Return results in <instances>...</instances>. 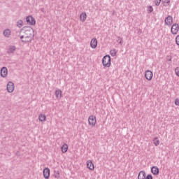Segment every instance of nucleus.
Listing matches in <instances>:
<instances>
[{
	"label": "nucleus",
	"mask_w": 179,
	"mask_h": 179,
	"mask_svg": "<svg viewBox=\"0 0 179 179\" xmlns=\"http://www.w3.org/2000/svg\"><path fill=\"white\" fill-rule=\"evenodd\" d=\"M33 37H34V30L30 27H24L22 29V34L20 39L24 44L33 41Z\"/></svg>",
	"instance_id": "obj_1"
},
{
	"label": "nucleus",
	"mask_w": 179,
	"mask_h": 179,
	"mask_svg": "<svg viewBox=\"0 0 179 179\" xmlns=\"http://www.w3.org/2000/svg\"><path fill=\"white\" fill-rule=\"evenodd\" d=\"M102 65L105 68H110L111 66V57L106 55L102 59Z\"/></svg>",
	"instance_id": "obj_2"
},
{
	"label": "nucleus",
	"mask_w": 179,
	"mask_h": 179,
	"mask_svg": "<svg viewBox=\"0 0 179 179\" xmlns=\"http://www.w3.org/2000/svg\"><path fill=\"white\" fill-rule=\"evenodd\" d=\"M97 124V117L94 115H90L88 117V125L92 128L96 127Z\"/></svg>",
	"instance_id": "obj_3"
},
{
	"label": "nucleus",
	"mask_w": 179,
	"mask_h": 179,
	"mask_svg": "<svg viewBox=\"0 0 179 179\" xmlns=\"http://www.w3.org/2000/svg\"><path fill=\"white\" fill-rule=\"evenodd\" d=\"M26 22L30 26H36V19L31 15H29L26 17Z\"/></svg>",
	"instance_id": "obj_4"
},
{
	"label": "nucleus",
	"mask_w": 179,
	"mask_h": 179,
	"mask_svg": "<svg viewBox=\"0 0 179 179\" xmlns=\"http://www.w3.org/2000/svg\"><path fill=\"white\" fill-rule=\"evenodd\" d=\"M144 76L147 80H152L153 79V72L150 70L145 71Z\"/></svg>",
	"instance_id": "obj_5"
},
{
	"label": "nucleus",
	"mask_w": 179,
	"mask_h": 179,
	"mask_svg": "<svg viewBox=\"0 0 179 179\" xmlns=\"http://www.w3.org/2000/svg\"><path fill=\"white\" fill-rule=\"evenodd\" d=\"M14 90H15V84L11 81L8 82L7 84V92L8 93H13Z\"/></svg>",
	"instance_id": "obj_6"
},
{
	"label": "nucleus",
	"mask_w": 179,
	"mask_h": 179,
	"mask_svg": "<svg viewBox=\"0 0 179 179\" xmlns=\"http://www.w3.org/2000/svg\"><path fill=\"white\" fill-rule=\"evenodd\" d=\"M86 166L88 170H90V171H94V164L93 163V161L89 159L86 162Z\"/></svg>",
	"instance_id": "obj_7"
},
{
	"label": "nucleus",
	"mask_w": 179,
	"mask_h": 179,
	"mask_svg": "<svg viewBox=\"0 0 179 179\" xmlns=\"http://www.w3.org/2000/svg\"><path fill=\"white\" fill-rule=\"evenodd\" d=\"M43 177L45 179H50V168L46 167L43 171Z\"/></svg>",
	"instance_id": "obj_8"
},
{
	"label": "nucleus",
	"mask_w": 179,
	"mask_h": 179,
	"mask_svg": "<svg viewBox=\"0 0 179 179\" xmlns=\"http://www.w3.org/2000/svg\"><path fill=\"white\" fill-rule=\"evenodd\" d=\"M179 26L178 24H173L171 27V33L172 34H177L178 33Z\"/></svg>",
	"instance_id": "obj_9"
},
{
	"label": "nucleus",
	"mask_w": 179,
	"mask_h": 179,
	"mask_svg": "<svg viewBox=\"0 0 179 179\" xmlns=\"http://www.w3.org/2000/svg\"><path fill=\"white\" fill-rule=\"evenodd\" d=\"M165 24H166V26H171V24H173V17L169 15L167 17H166Z\"/></svg>",
	"instance_id": "obj_10"
},
{
	"label": "nucleus",
	"mask_w": 179,
	"mask_h": 179,
	"mask_svg": "<svg viewBox=\"0 0 179 179\" xmlns=\"http://www.w3.org/2000/svg\"><path fill=\"white\" fill-rule=\"evenodd\" d=\"M86 19H87V14H86V12H83L80 15V20L83 23L86 22Z\"/></svg>",
	"instance_id": "obj_11"
},
{
	"label": "nucleus",
	"mask_w": 179,
	"mask_h": 179,
	"mask_svg": "<svg viewBox=\"0 0 179 179\" xmlns=\"http://www.w3.org/2000/svg\"><path fill=\"white\" fill-rule=\"evenodd\" d=\"M1 76L2 78H6L8 76V69L6 67H3L1 69Z\"/></svg>",
	"instance_id": "obj_12"
},
{
	"label": "nucleus",
	"mask_w": 179,
	"mask_h": 179,
	"mask_svg": "<svg viewBox=\"0 0 179 179\" xmlns=\"http://www.w3.org/2000/svg\"><path fill=\"white\" fill-rule=\"evenodd\" d=\"M90 47L93 49L97 48V39L92 38L90 42Z\"/></svg>",
	"instance_id": "obj_13"
},
{
	"label": "nucleus",
	"mask_w": 179,
	"mask_h": 179,
	"mask_svg": "<svg viewBox=\"0 0 179 179\" xmlns=\"http://www.w3.org/2000/svg\"><path fill=\"white\" fill-rule=\"evenodd\" d=\"M151 173L154 176H159V168L157 166H152L151 168Z\"/></svg>",
	"instance_id": "obj_14"
},
{
	"label": "nucleus",
	"mask_w": 179,
	"mask_h": 179,
	"mask_svg": "<svg viewBox=\"0 0 179 179\" xmlns=\"http://www.w3.org/2000/svg\"><path fill=\"white\" fill-rule=\"evenodd\" d=\"M146 178V172L145 171H141L138 175V179Z\"/></svg>",
	"instance_id": "obj_15"
},
{
	"label": "nucleus",
	"mask_w": 179,
	"mask_h": 179,
	"mask_svg": "<svg viewBox=\"0 0 179 179\" xmlns=\"http://www.w3.org/2000/svg\"><path fill=\"white\" fill-rule=\"evenodd\" d=\"M38 120L41 122H45V121H47V117L44 114H40Z\"/></svg>",
	"instance_id": "obj_16"
},
{
	"label": "nucleus",
	"mask_w": 179,
	"mask_h": 179,
	"mask_svg": "<svg viewBox=\"0 0 179 179\" xmlns=\"http://www.w3.org/2000/svg\"><path fill=\"white\" fill-rule=\"evenodd\" d=\"M55 94L56 98L62 99V91L61 90H57L55 91Z\"/></svg>",
	"instance_id": "obj_17"
},
{
	"label": "nucleus",
	"mask_w": 179,
	"mask_h": 179,
	"mask_svg": "<svg viewBox=\"0 0 179 179\" xmlns=\"http://www.w3.org/2000/svg\"><path fill=\"white\" fill-rule=\"evenodd\" d=\"M68 149H69V147H68V144L66 143L63 144L62 146L61 147V150L63 153H66V152H68Z\"/></svg>",
	"instance_id": "obj_18"
},
{
	"label": "nucleus",
	"mask_w": 179,
	"mask_h": 179,
	"mask_svg": "<svg viewBox=\"0 0 179 179\" xmlns=\"http://www.w3.org/2000/svg\"><path fill=\"white\" fill-rule=\"evenodd\" d=\"M153 144L155 145V146H159V145H160V141L159 140V138L155 137L153 138L152 140Z\"/></svg>",
	"instance_id": "obj_19"
},
{
	"label": "nucleus",
	"mask_w": 179,
	"mask_h": 179,
	"mask_svg": "<svg viewBox=\"0 0 179 179\" xmlns=\"http://www.w3.org/2000/svg\"><path fill=\"white\" fill-rule=\"evenodd\" d=\"M15 51H16V47H15V46H10L8 50V52L9 54H12V52H14Z\"/></svg>",
	"instance_id": "obj_20"
},
{
	"label": "nucleus",
	"mask_w": 179,
	"mask_h": 179,
	"mask_svg": "<svg viewBox=\"0 0 179 179\" xmlns=\"http://www.w3.org/2000/svg\"><path fill=\"white\" fill-rule=\"evenodd\" d=\"M3 36H5V37H9V36H10V30L5 29L3 31Z\"/></svg>",
	"instance_id": "obj_21"
},
{
	"label": "nucleus",
	"mask_w": 179,
	"mask_h": 179,
	"mask_svg": "<svg viewBox=\"0 0 179 179\" xmlns=\"http://www.w3.org/2000/svg\"><path fill=\"white\" fill-rule=\"evenodd\" d=\"M171 0H163L162 3H164V6H170V2Z\"/></svg>",
	"instance_id": "obj_22"
},
{
	"label": "nucleus",
	"mask_w": 179,
	"mask_h": 179,
	"mask_svg": "<svg viewBox=\"0 0 179 179\" xmlns=\"http://www.w3.org/2000/svg\"><path fill=\"white\" fill-rule=\"evenodd\" d=\"M110 55H111L112 57H115V55H117V50H115V49H112V50H110Z\"/></svg>",
	"instance_id": "obj_23"
},
{
	"label": "nucleus",
	"mask_w": 179,
	"mask_h": 179,
	"mask_svg": "<svg viewBox=\"0 0 179 179\" xmlns=\"http://www.w3.org/2000/svg\"><path fill=\"white\" fill-rule=\"evenodd\" d=\"M17 27H22L23 26V21L22 20H19L17 22Z\"/></svg>",
	"instance_id": "obj_24"
},
{
	"label": "nucleus",
	"mask_w": 179,
	"mask_h": 179,
	"mask_svg": "<svg viewBox=\"0 0 179 179\" xmlns=\"http://www.w3.org/2000/svg\"><path fill=\"white\" fill-rule=\"evenodd\" d=\"M162 2V0H154V3L157 6H159L160 5V3Z\"/></svg>",
	"instance_id": "obj_25"
},
{
	"label": "nucleus",
	"mask_w": 179,
	"mask_h": 179,
	"mask_svg": "<svg viewBox=\"0 0 179 179\" xmlns=\"http://www.w3.org/2000/svg\"><path fill=\"white\" fill-rule=\"evenodd\" d=\"M148 11L149 12V13H151V12H153V7L152 6H149L148 7Z\"/></svg>",
	"instance_id": "obj_26"
},
{
	"label": "nucleus",
	"mask_w": 179,
	"mask_h": 179,
	"mask_svg": "<svg viewBox=\"0 0 179 179\" xmlns=\"http://www.w3.org/2000/svg\"><path fill=\"white\" fill-rule=\"evenodd\" d=\"M175 73H176V76H178V78H179V67H176L175 69Z\"/></svg>",
	"instance_id": "obj_27"
},
{
	"label": "nucleus",
	"mask_w": 179,
	"mask_h": 179,
	"mask_svg": "<svg viewBox=\"0 0 179 179\" xmlns=\"http://www.w3.org/2000/svg\"><path fill=\"white\" fill-rule=\"evenodd\" d=\"M145 179H153V176H152V175L149 174L147 176H145Z\"/></svg>",
	"instance_id": "obj_28"
},
{
	"label": "nucleus",
	"mask_w": 179,
	"mask_h": 179,
	"mask_svg": "<svg viewBox=\"0 0 179 179\" xmlns=\"http://www.w3.org/2000/svg\"><path fill=\"white\" fill-rule=\"evenodd\" d=\"M176 42L177 45H179V36H177L176 38Z\"/></svg>",
	"instance_id": "obj_29"
},
{
	"label": "nucleus",
	"mask_w": 179,
	"mask_h": 179,
	"mask_svg": "<svg viewBox=\"0 0 179 179\" xmlns=\"http://www.w3.org/2000/svg\"><path fill=\"white\" fill-rule=\"evenodd\" d=\"M175 105L176 106H179V99H175Z\"/></svg>",
	"instance_id": "obj_30"
}]
</instances>
